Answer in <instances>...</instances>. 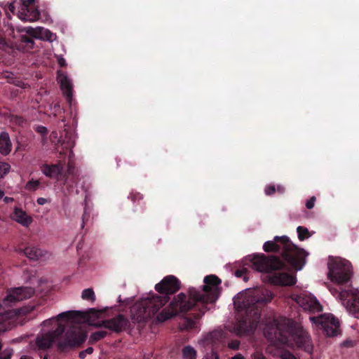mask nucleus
<instances>
[{
  "instance_id": "obj_53",
  "label": "nucleus",
  "mask_w": 359,
  "mask_h": 359,
  "mask_svg": "<svg viewBox=\"0 0 359 359\" xmlns=\"http://www.w3.org/2000/svg\"><path fill=\"white\" fill-rule=\"evenodd\" d=\"M43 359H48L46 357H45Z\"/></svg>"
},
{
  "instance_id": "obj_25",
  "label": "nucleus",
  "mask_w": 359,
  "mask_h": 359,
  "mask_svg": "<svg viewBox=\"0 0 359 359\" xmlns=\"http://www.w3.org/2000/svg\"><path fill=\"white\" fill-rule=\"evenodd\" d=\"M35 2V0H13L8 5V10L12 13H15L16 6H20V3H25L27 7H33L32 5Z\"/></svg>"
},
{
  "instance_id": "obj_28",
  "label": "nucleus",
  "mask_w": 359,
  "mask_h": 359,
  "mask_svg": "<svg viewBox=\"0 0 359 359\" xmlns=\"http://www.w3.org/2000/svg\"><path fill=\"white\" fill-rule=\"evenodd\" d=\"M297 232L298 234V238L300 241H304L305 239L309 238L311 236L309 229L304 226H298L297 229Z\"/></svg>"
},
{
  "instance_id": "obj_9",
  "label": "nucleus",
  "mask_w": 359,
  "mask_h": 359,
  "mask_svg": "<svg viewBox=\"0 0 359 359\" xmlns=\"http://www.w3.org/2000/svg\"><path fill=\"white\" fill-rule=\"evenodd\" d=\"M246 264H249L253 269L259 272H269L283 269L286 267L278 257L274 255L266 256L264 254L249 255L245 259Z\"/></svg>"
},
{
  "instance_id": "obj_31",
  "label": "nucleus",
  "mask_w": 359,
  "mask_h": 359,
  "mask_svg": "<svg viewBox=\"0 0 359 359\" xmlns=\"http://www.w3.org/2000/svg\"><path fill=\"white\" fill-rule=\"evenodd\" d=\"M10 122L13 124H15L16 126H23V125L26 123V121L22 116L11 115L10 116Z\"/></svg>"
},
{
  "instance_id": "obj_48",
  "label": "nucleus",
  "mask_w": 359,
  "mask_h": 359,
  "mask_svg": "<svg viewBox=\"0 0 359 359\" xmlns=\"http://www.w3.org/2000/svg\"><path fill=\"white\" fill-rule=\"evenodd\" d=\"M73 169L74 168L72 166L71 163H69L68 165H67V172L68 174H72V172H73Z\"/></svg>"
},
{
  "instance_id": "obj_44",
  "label": "nucleus",
  "mask_w": 359,
  "mask_h": 359,
  "mask_svg": "<svg viewBox=\"0 0 359 359\" xmlns=\"http://www.w3.org/2000/svg\"><path fill=\"white\" fill-rule=\"evenodd\" d=\"M253 359H266V357L262 353L254 354Z\"/></svg>"
},
{
  "instance_id": "obj_45",
  "label": "nucleus",
  "mask_w": 359,
  "mask_h": 359,
  "mask_svg": "<svg viewBox=\"0 0 359 359\" xmlns=\"http://www.w3.org/2000/svg\"><path fill=\"white\" fill-rule=\"evenodd\" d=\"M58 64L60 67H65L67 65L65 60L62 57L58 60Z\"/></svg>"
},
{
  "instance_id": "obj_12",
  "label": "nucleus",
  "mask_w": 359,
  "mask_h": 359,
  "mask_svg": "<svg viewBox=\"0 0 359 359\" xmlns=\"http://www.w3.org/2000/svg\"><path fill=\"white\" fill-rule=\"evenodd\" d=\"M310 320L316 325L318 328L323 330L327 336L334 337L337 334L339 322L332 314L310 317Z\"/></svg>"
},
{
  "instance_id": "obj_1",
  "label": "nucleus",
  "mask_w": 359,
  "mask_h": 359,
  "mask_svg": "<svg viewBox=\"0 0 359 359\" xmlns=\"http://www.w3.org/2000/svg\"><path fill=\"white\" fill-rule=\"evenodd\" d=\"M204 285L201 290L195 287L189 289L188 295L180 292L170 302L172 311L163 310L159 314V321H167L177 315H183L191 310L198 311L194 313L193 317L182 318L179 323L181 331H199L198 320L208 311V304H213L219 297L218 287L221 280L215 275L206 276L203 280Z\"/></svg>"
},
{
  "instance_id": "obj_22",
  "label": "nucleus",
  "mask_w": 359,
  "mask_h": 359,
  "mask_svg": "<svg viewBox=\"0 0 359 359\" xmlns=\"http://www.w3.org/2000/svg\"><path fill=\"white\" fill-rule=\"evenodd\" d=\"M65 136L62 135L58 142L61 144V146L66 149H72L74 146V136L72 133L64 130Z\"/></svg>"
},
{
  "instance_id": "obj_47",
  "label": "nucleus",
  "mask_w": 359,
  "mask_h": 359,
  "mask_svg": "<svg viewBox=\"0 0 359 359\" xmlns=\"http://www.w3.org/2000/svg\"><path fill=\"white\" fill-rule=\"evenodd\" d=\"M276 190L278 191V192H279L280 194H283L285 192V187L281 185H278L277 187Z\"/></svg>"
},
{
  "instance_id": "obj_24",
  "label": "nucleus",
  "mask_w": 359,
  "mask_h": 359,
  "mask_svg": "<svg viewBox=\"0 0 359 359\" xmlns=\"http://www.w3.org/2000/svg\"><path fill=\"white\" fill-rule=\"evenodd\" d=\"M12 148L9 135L6 132H1V155H8Z\"/></svg>"
},
{
  "instance_id": "obj_5",
  "label": "nucleus",
  "mask_w": 359,
  "mask_h": 359,
  "mask_svg": "<svg viewBox=\"0 0 359 359\" xmlns=\"http://www.w3.org/2000/svg\"><path fill=\"white\" fill-rule=\"evenodd\" d=\"M17 31L18 33L25 32L29 36L22 34L18 38L15 35V29L12 23L8 20L4 22V27H1V58L3 52L15 57L20 51L25 52L32 49L34 44L32 37L50 42L56 39L55 34L43 27H18Z\"/></svg>"
},
{
  "instance_id": "obj_4",
  "label": "nucleus",
  "mask_w": 359,
  "mask_h": 359,
  "mask_svg": "<svg viewBox=\"0 0 359 359\" xmlns=\"http://www.w3.org/2000/svg\"><path fill=\"white\" fill-rule=\"evenodd\" d=\"M273 299L272 293L267 289L248 290L238 294L234 304L245 312V316L240 318L235 330L238 335H251L257 329L262 309Z\"/></svg>"
},
{
  "instance_id": "obj_17",
  "label": "nucleus",
  "mask_w": 359,
  "mask_h": 359,
  "mask_svg": "<svg viewBox=\"0 0 359 359\" xmlns=\"http://www.w3.org/2000/svg\"><path fill=\"white\" fill-rule=\"evenodd\" d=\"M19 251L29 259L34 261L44 259L48 255L46 251L31 244L23 248L20 247Z\"/></svg>"
},
{
  "instance_id": "obj_11",
  "label": "nucleus",
  "mask_w": 359,
  "mask_h": 359,
  "mask_svg": "<svg viewBox=\"0 0 359 359\" xmlns=\"http://www.w3.org/2000/svg\"><path fill=\"white\" fill-rule=\"evenodd\" d=\"M223 333L214 331L209 333L202 341L206 359H219L218 352L222 350L223 344Z\"/></svg>"
},
{
  "instance_id": "obj_40",
  "label": "nucleus",
  "mask_w": 359,
  "mask_h": 359,
  "mask_svg": "<svg viewBox=\"0 0 359 359\" xmlns=\"http://www.w3.org/2000/svg\"><path fill=\"white\" fill-rule=\"evenodd\" d=\"M281 359H297L292 353L285 351L281 355Z\"/></svg>"
},
{
  "instance_id": "obj_10",
  "label": "nucleus",
  "mask_w": 359,
  "mask_h": 359,
  "mask_svg": "<svg viewBox=\"0 0 359 359\" xmlns=\"http://www.w3.org/2000/svg\"><path fill=\"white\" fill-rule=\"evenodd\" d=\"M328 277L338 284L347 283L352 276L350 263L344 260H334L328 264Z\"/></svg>"
},
{
  "instance_id": "obj_14",
  "label": "nucleus",
  "mask_w": 359,
  "mask_h": 359,
  "mask_svg": "<svg viewBox=\"0 0 359 359\" xmlns=\"http://www.w3.org/2000/svg\"><path fill=\"white\" fill-rule=\"evenodd\" d=\"M130 323L129 320L123 314H118L111 318L102 320L95 325L97 327H104L116 333L125 331L130 328Z\"/></svg>"
},
{
  "instance_id": "obj_7",
  "label": "nucleus",
  "mask_w": 359,
  "mask_h": 359,
  "mask_svg": "<svg viewBox=\"0 0 359 359\" xmlns=\"http://www.w3.org/2000/svg\"><path fill=\"white\" fill-rule=\"evenodd\" d=\"M263 250L266 252L280 253L284 259L296 270H301L306 264L309 253L292 243L286 236H275L273 241L264 243Z\"/></svg>"
},
{
  "instance_id": "obj_19",
  "label": "nucleus",
  "mask_w": 359,
  "mask_h": 359,
  "mask_svg": "<svg viewBox=\"0 0 359 359\" xmlns=\"http://www.w3.org/2000/svg\"><path fill=\"white\" fill-rule=\"evenodd\" d=\"M64 170V165L60 162L56 164H43L41 166V172L48 177L60 180Z\"/></svg>"
},
{
  "instance_id": "obj_20",
  "label": "nucleus",
  "mask_w": 359,
  "mask_h": 359,
  "mask_svg": "<svg viewBox=\"0 0 359 359\" xmlns=\"http://www.w3.org/2000/svg\"><path fill=\"white\" fill-rule=\"evenodd\" d=\"M58 82L60 84V88L63 91L64 95L67 97L68 101L72 99V84L67 75L58 72Z\"/></svg>"
},
{
  "instance_id": "obj_30",
  "label": "nucleus",
  "mask_w": 359,
  "mask_h": 359,
  "mask_svg": "<svg viewBox=\"0 0 359 359\" xmlns=\"http://www.w3.org/2000/svg\"><path fill=\"white\" fill-rule=\"evenodd\" d=\"M81 297L83 299L94 302L95 300V295L92 288L85 289L82 292Z\"/></svg>"
},
{
  "instance_id": "obj_42",
  "label": "nucleus",
  "mask_w": 359,
  "mask_h": 359,
  "mask_svg": "<svg viewBox=\"0 0 359 359\" xmlns=\"http://www.w3.org/2000/svg\"><path fill=\"white\" fill-rule=\"evenodd\" d=\"M1 198L6 203H9L13 201V198L8 196L4 197V192L1 191Z\"/></svg>"
},
{
  "instance_id": "obj_16",
  "label": "nucleus",
  "mask_w": 359,
  "mask_h": 359,
  "mask_svg": "<svg viewBox=\"0 0 359 359\" xmlns=\"http://www.w3.org/2000/svg\"><path fill=\"white\" fill-rule=\"evenodd\" d=\"M18 8V18L25 22H34L39 20L40 13L37 8L34 7H27L25 3H20Z\"/></svg>"
},
{
  "instance_id": "obj_37",
  "label": "nucleus",
  "mask_w": 359,
  "mask_h": 359,
  "mask_svg": "<svg viewBox=\"0 0 359 359\" xmlns=\"http://www.w3.org/2000/svg\"><path fill=\"white\" fill-rule=\"evenodd\" d=\"M12 355V349H6L4 351H1V359H11Z\"/></svg>"
},
{
  "instance_id": "obj_23",
  "label": "nucleus",
  "mask_w": 359,
  "mask_h": 359,
  "mask_svg": "<svg viewBox=\"0 0 359 359\" xmlns=\"http://www.w3.org/2000/svg\"><path fill=\"white\" fill-rule=\"evenodd\" d=\"M1 79H6L8 83L14 84L16 86L22 87L24 84L20 77H18L13 72L8 71L1 72Z\"/></svg>"
},
{
  "instance_id": "obj_39",
  "label": "nucleus",
  "mask_w": 359,
  "mask_h": 359,
  "mask_svg": "<svg viewBox=\"0 0 359 359\" xmlns=\"http://www.w3.org/2000/svg\"><path fill=\"white\" fill-rule=\"evenodd\" d=\"M316 200V198L315 196H312L309 200H308L306 203V208L312 209L314 207Z\"/></svg>"
},
{
  "instance_id": "obj_8",
  "label": "nucleus",
  "mask_w": 359,
  "mask_h": 359,
  "mask_svg": "<svg viewBox=\"0 0 359 359\" xmlns=\"http://www.w3.org/2000/svg\"><path fill=\"white\" fill-rule=\"evenodd\" d=\"M35 292L33 287H19L9 290L7 295L1 300V309L5 306L11 307L15 303L30 298ZM19 315V311L14 309L1 310V332H6L10 329L5 327L4 323L7 319L13 320Z\"/></svg>"
},
{
  "instance_id": "obj_6",
  "label": "nucleus",
  "mask_w": 359,
  "mask_h": 359,
  "mask_svg": "<svg viewBox=\"0 0 359 359\" xmlns=\"http://www.w3.org/2000/svg\"><path fill=\"white\" fill-rule=\"evenodd\" d=\"M274 337L283 344L294 342L297 347L304 351L311 353L313 345L309 334L294 321L281 318L274 320Z\"/></svg>"
},
{
  "instance_id": "obj_38",
  "label": "nucleus",
  "mask_w": 359,
  "mask_h": 359,
  "mask_svg": "<svg viewBox=\"0 0 359 359\" xmlns=\"http://www.w3.org/2000/svg\"><path fill=\"white\" fill-rule=\"evenodd\" d=\"M89 217H90V213L88 212L87 208H84V212H83V215L82 216V224H81V227L82 228L84 227V224L88 220Z\"/></svg>"
},
{
  "instance_id": "obj_51",
  "label": "nucleus",
  "mask_w": 359,
  "mask_h": 359,
  "mask_svg": "<svg viewBox=\"0 0 359 359\" xmlns=\"http://www.w3.org/2000/svg\"><path fill=\"white\" fill-rule=\"evenodd\" d=\"M86 353H85L84 351H83L80 352L79 357L83 358L86 356Z\"/></svg>"
},
{
  "instance_id": "obj_15",
  "label": "nucleus",
  "mask_w": 359,
  "mask_h": 359,
  "mask_svg": "<svg viewBox=\"0 0 359 359\" xmlns=\"http://www.w3.org/2000/svg\"><path fill=\"white\" fill-rule=\"evenodd\" d=\"M296 302L304 309L315 313L322 311V306L317 299L306 292H302L295 298Z\"/></svg>"
},
{
  "instance_id": "obj_32",
  "label": "nucleus",
  "mask_w": 359,
  "mask_h": 359,
  "mask_svg": "<svg viewBox=\"0 0 359 359\" xmlns=\"http://www.w3.org/2000/svg\"><path fill=\"white\" fill-rule=\"evenodd\" d=\"M129 198L134 203H140L143 199V195L139 192H132Z\"/></svg>"
},
{
  "instance_id": "obj_35",
  "label": "nucleus",
  "mask_w": 359,
  "mask_h": 359,
  "mask_svg": "<svg viewBox=\"0 0 359 359\" xmlns=\"http://www.w3.org/2000/svg\"><path fill=\"white\" fill-rule=\"evenodd\" d=\"M11 170V165L4 162H1V178L4 177V175H6Z\"/></svg>"
},
{
  "instance_id": "obj_3",
  "label": "nucleus",
  "mask_w": 359,
  "mask_h": 359,
  "mask_svg": "<svg viewBox=\"0 0 359 359\" xmlns=\"http://www.w3.org/2000/svg\"><path fill=\"white\" fill-rule=\"evenodd\" d=\"M181 287L180 280L172 275L164 277L161 282L156 284L155 290L161 294H150L146 298H142L136 302L130 308V314L133 323H144L149 319L156 323H162L165 321L158 320L159 314L163 310L171 311L172 309L170 303L165 305L170 300L169 295L177 292Z\"/></svg>"
},
{
  "instance_id": "obj_2",
  "label": "nucleus",
  "mask_w": 359,
  "mask_h": 359,
  "mask_svg": "<svg viewBox=\"0 0 359 359\" xmlns=\"http://www.w3.org/2000/svg\"><path fill=\"white\" fill-rule=\"evenodd\" d=\"M100 313L94 308L89 309L86 312L67 311L60 313L57 317L43 321V326H53L55 329L37 335L36 338L37 348L39 350L46 351L50 348L55 341L57 351L60 352H66L71 348L80 346L86 340L87 332L78 327H71L65 332V326L60 322V320H68L74 318L75 316H80L85 321L90 322L92 317L98 318Z\"/></svg>"
},
{
  "instance_id": "obj_13",
  "label": "nucleus",
  "mask_w": 359,
  "mask_h": 359,
  "mask_svg": "<svg viewBox=\"0 0 359 359\" xmlns=\"http://www.w3.org/2000/svg\"><path fill=\"white\" fill-rule=\"evenodd\" d=\"M338 297L346 310L359 318V292L357 290H344L338 293Z\"/></svg>"
},
{
  "instance_id": "obj_52",
  "label": "nucleus",
  "mask_w": 359,
  "mask_h": 359,
  "mask_svg": "<svg viewBox=\"0 0 359 359\" xmlns=\"http://www.w3.org/2000/svg\"><path fill=\"white\" fill-rule=\"evenodd\" d=\"M330 291L332 292V293L334 294V292H337V290H332V289H330Z\"/></svg>"
},
{
  "instance_id": "obj_46",
  "label": "nucleus",
  "mask_w": 359,
  "mask_h": 359,
  "mask_svg": "<svg viewBox=\"0 0 359 359\" xmlns=\"http://www.w3.org/2000/svg\"><path fill=\"white\" fill-rule=\"evenodd\" d=\"M342 345L344 346H346V347L353 346V341H345L342 343Z\"/></svg>"
},
{
  "instance_id": "obj_49",
  "label": "nucleus",
  "mask_w": 359,
  "mask_h": 359,
  "mask_svg": "<svg viewBox=\"0 0 359 359\" xmlns=\"http://www.w3.org/2000/svg\"><path fill=\"white\" fill-rule=\"evenodd\" d=\"M85 353L91 354L93 352V348L88 347L86 350H84Z\"/></svg>"
},
{
  "instance_id": "obj_18",
  "label": "nucleus",
  "mask_w": 359,
  "mask_h": 359,
  "mask_svg": "<svg viewBox=\"0 0 359 359\" xmlns=\"http://www.w3.org/2000/svg\"><path fill=\"white\" fill-rule=\"evenodd\" d=\"M271 279L273 284L280 286H292L296 283L295 276L286 272L275 273Z\"/></svg>"
},
{
  "instance_id": "obj_29",
  "label": "nucleus",
  "mask_w": 359,
  "mask_h": 359,
  "mask_svg": "<svg viewBox=\"0 0 359 359\" xmlns=\"http://www.w3.org/2000/svg\"><path fill=\"white\" fill-rule=\"evenodd\" d=\"M40 186V182L39 180H34L31 179L25 184V189L28 191H35L39 189Z\"/></svg>"
},
{
  "instance_id": "obj_21",
  "label": "nucleus",
  "mask_w": 359,
  "mask_h": 359,
  "mask_svg": "<svg viewBox=\"0 0 359 359\" xmlns=\"http://www.w3.org/2000/svg\"><path fill=\"white\" fill-rule=\"evenodd\" d=\"M12 218L25 227H28L33 222V219L31 216L28 215L25 211L18 208H15Z\"/></svg>"
},
{
  "instance_id": "obj_34",
  "label": "nucleus",
  "mask_w": 359,
  "mask_h": 359,
  "mask_svg": "<svg viewBox=\"0 0 359 359\" xmlns=\"http://www.w3.org/2000/svg\"><path fill=\"white\" fill-rule=\"evenodd\" d=\"M276 188L273 184L267 185L264 189L265 194L267 196H272L276 193Z\"/></svg>"
},
{
  "instance_id": "obj_26",
  "label": "nucleus",
  "mask_w": 359,
  "mask_h": 359,
  "mask_svg": "<svg viewBox=\"0 0 359 359\" xmlns=\"http://www.w3.org/2000/svg\"><path fill=\"white\" fill-rule=\"evenodd\" d=\"M108 334V332L106 330H99L95 332H93L89 338V343L93 344L95 343L102 339L104 338Z\"/></svg>"
},
{
  "instance_id": "obj_50",
  "label": "nucleus",
  "mask_w": 359,
  "mask_h": 359,
  "mask_svg": "<svg viewBox=\"0 0 359 359\" xmlns=\"http://www.w3.org/2000/svg\"><path fill=\"white\" fill-rule=\"evenodd\" d=\"M231 359H245V358L241 353H238L232 357Z\"/></svg>"
},
{
  "instance_id": "obj_36",
  "label": "nucleus",
  "mask_w": 359,
  "mask_h": 359,
  "mask_svg": "<svg viewBox=\"0 0 359 359\" xmlns=\"http://www.w3.org/2000/svg\"><path fill=\"white\" fill-rule=\"evenodd\" d=\"M240 346V341L237 339L231 340L228 343V347L232 350H238Z\"/></svg>"
},
{
  "instance_id": "obj_41",
  "label": "nucleus",
  "mask_w": 359,
  "mask_h": 359,
  "mask_svg": "<svg viewBox=\"0 0 359 359\" xmlns=\"http://www.w3.org/2000/svg\"><path fill=\"white\" fill-rule=\"evenodd\" d=\"M36 130L38 133H39L42 135H46L48 133L47 128L44 126H38Z\"/></svg>"
},
{
  "instance_id": "obj_27",
  "label": "nucleus",
  "mask_w": 359,
  "mask_h": 359,
  "mask_svg": "<svg viewBox=\"0 0 359 359\" xmlns=\"http://www.w3.org/2000/svg\"><path fill=\"white\" fill-rule=\"evenodd\" d=\"M182 357L184 359H196V350L190 346H187L182 348Z\"/></svg>"
},
{
  "instance_id": "obj_43",
  "label": "nucleus",
  "mask_w": 359,
  "mask_h": 359,
  "mask_svg": "<svg viewBox=\"0 0 359 359\" xmlns=\"http://www.w3.org/2000/svg\"><path fill=\"white\" fill-rule=\"evenodd\" d=\"M36 201L39 205H43L46 204V203H48V199H46L45 198L40 197V198H38Z\"/></svg>"
},
{
  "instance_id": "obj_33",
  "label": "nucleus",
  "mask_w": 359,
  "mask_h": 359,
  "mask_svg": "<svg viewBox=\"0 0 359 359\" xmlns=\"http://www.w3.org/2000/svg\"><path fill=\"white\" fill-rule=\"evenodd\" d=\"M247 272L248 269L246 268H243L240 269H236L234 272V274L238 278L243 277V280L245 281H247L248 280V278L245 276Z\"/></svg>"
}]
</instances>
